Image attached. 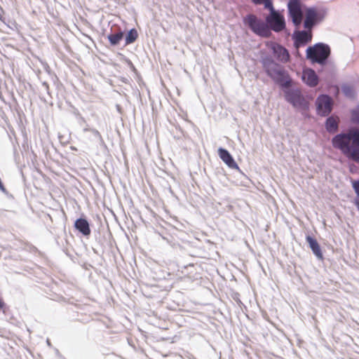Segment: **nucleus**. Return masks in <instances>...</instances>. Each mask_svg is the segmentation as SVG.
<instances>
[{"label":"nucleus","mask_w":359,"mask_h":359,"mask_svg":"<svg viewBox=\"0 0 359 359\" xmlns=\"http://www.w3.org/2000/svg\"><path fill=\"white\" fill-rule=\"evenodd\" d=\"M332 144L346 158L359 163V129L351 128L346 133L335 135Z\"/></svg>","instance_id":"1"},{"label":"nucleus","mask_w":359,"mask_h":359,"mask_svg":"<svg viewBox=\"0 0 359 359\" xmlns=\"http://www.w3.org/2000/svg\"><path fill=\"white\" fill-rule=\"evenodd\" d=\"M263 67L269 76L282 88H289L292 80L285 69L271 59L263 61Z\"/></svg>","instance_id":"2"},{"label":"nucleus","mask_w":359,"mask_h":359,"mask_svg":"<svg viewBox=\"0 0 359 359\" xmlns=\"http://www.w3.org/2000/svg\"><path fill=\"white\" fill-rule=\"evenodd\" d=\"M330 54V47L323 43H317L306 50V57L313 62L323 64Z\"/></svg>","instance_id":"3"},{"label":"nucleus","mask_w":359,"mask_h":359,"mask_svg":"<svg viewBox=\"0 0 359 359\" xmlns=\"http://www.w3.org/2000/svg\"><path fill=\"white\" fill-rule=\"evenodd\" d=\"M244 22L248 25L254 33L260 36L269 37L271 35L269 25L262 20L258 19L255 15H247L244 19Z\"/></svg>","instance_id":"4"},{"label":"nucleus","mask_w":359,"mask_h":359,"mask_svg":"<svg viewBox=\"0 0 359 359\" xmlns=\"http://www.w3.org/2000/svg\"><path fill=\"white\" fill-rule=\"evenodd\" d=\"M285 98L294 107L305 110L309 107L307 101L298 90H288L285 92Z\"/></svg>","instance_id":"5"},{"label":"nucleus","mask_w":359,"mask_h":359,"mask_svg":"<svg viewBox=\"0 0 359 359\" xmlns=\"http://www.w3.org/2000/svg\"><path fill=\"white\" fill-rule=\"evenodd\" d=\"M270 15L266 18L267 24L271 29L275 32H280L285 27V19L283 15L276 11L272 6V9H269Z\"/></svg>","instance_id":"6"},{"label":"nucleus","mask_w":359,"mask_h":359,"mask_svg":"<svg viewBox=\"0 0 359 359\" xmlns=\"http://www.w3.org/2000/svg\"><path fill=\"white\" fill-rule=\"evenodd\" d=\"M289 16L293 24L299 27L303 20V12L299 0H290L288 3Z\"/></svg>","instance_id":"7"},{"label":"nucleus","mask_w":359,"mask_h":359,"mask_svg":"<svg viewBox=\"0 0 359 359\" xmlns=\"http://www.w3.org/2000/svg\"><path fill=\"white\" fill-rule=\"evenodd\" d=\"M266 46L273 51L274 57L280 62L286 63L290 60V54L283 46L275 42H269Z\"/></svg>","instance_id":"8"},{"label":"nucleus","mask_w":359,"mask_h":359,"mask_svg":"<svg viewBox=\"0 0 359 359\" xmlns=\"http://www.w3.org/2000/svg\"><path fill=\"white\" fill-rule=\"evenodd\" d=\"M317 112L320 116H327L332 111V99L325 95L319 96L316 100Z\"/></svg>","instance_id":"9"},{"label":"nucleus","mask_w":359,"mask_h":359,"mask_svg":"<svg viewBox=\"0 0 359 359\" xmlns=\"http://www.w3.org/2000/svg\"><path fill=\"white\" fill-rule=\"evenodd\" d=\"M302 80L310 87H315L318 83V77L315 71L311 69H306L303 71Z\"/></svg>","instance_id":"10"},{"label":"nucleus","mask_w":359,"mask_h":359,"mask_svg":"<svg viewBox=\"0 0 359 359\" xmlns=\"http://www.w3.org/2000/svg\"><path fill=\"white\" fill-rule=\"evenodd\" d=\"M218 154L220 158L231 168H238V165L235 162L229 152L223 148L218 149Z\"/></svg>","instance_id":"11"},{"label":"nucleus","mask_w":359,"mask_h":359,"mask_svg":"<svg viewBox=\"0 0 359 359\" xmlns=\"http://www.w3.org/2000/svg\"><path fill=\"white\" fill-rule=\"evenodd\" d=\"M294 38L295 46L299 47L310 42L312 39V34L311 32L299 31L296 33Z\"/></svg>","instance_id":"12"},{"label":"nucleus","mask_w":359,"mask_h":359,"mask_svg":"<svg viewBox=\"0 0 359 359\" xmlns=\"http://www.w3.org/2000/svg\"><path fill=\"white\" fill-rule=\"evenodd\" d=\"M74 227L81 232L83 236H89L90 234V229L89 224L86 219L79 218L76 220Z\"/></svg>","instance_id":"13"},{"label":"nucleus","mask_w":359,"mask_h":359,"mask_svg":"<svg viewBox=\"0 0 359 359\" xmlns=\"http://www.w3.org/2000/svg\"><path fill=\"white\" fill-rule=\"evenodd\" d=\"M317 18V13L313 8H309L306 11V18L304 20V27L306 29H311L314 25Z\"/></svg>","instance_id":"14"},{"label":"nucleus","mask_w":359,"mask_h":359,"mask_svg":"<svg viewBox=\"0 0 359 359\" xmlns=\"http://www.w3.org/2000/svg\"><path fill=\"white\" fill-rule=\"evenodd\" d=\"M306 242L309 243L313 254L319 259H323V253L318 241L310 236L306 238Z\"/></svg>","instance_id":"15"},{"label":"nucleus","mask_w":359,"mask_h":359,"mask_svg":"<svg viewBox=\"0 0 359 359\" xmlns=\"http://www.w3.org/2000/svg\"><path fill=\"white\" fill-rule=\"evenodd\" d=\"M339 118L334 116L329 117L325 123V127L328 132L334 133L338 129Z\"/></svg>","instance_id":"16"},{"label":"nucleus","mask_w":359,"mask_h":359,"mask_svg":"<svg viewBox=\"0 0 359 359\" xmlns=\"http://www.w3.org/2000/svg\"><path fill=\"white\" fill-rule=\"evenodd\" d=\"M123 37V32L119 29L118 32L114 34H110L107 38L112 46H116L120 43Z\"/></svg>","instance_id":"17"},{"label":"nucleus","mask_w":359,"mask_h":359,"mask_svg":"<svg viewBox=\"0 0 359 359\" xmlns=\"http://www.w3.org/2000/svg\"><path fill=\"white\" fill-rule=\"evenodd\" d=\"M138 37L137 32L135 29H130L126 37V44L133 43L136 41Z\"/></svg>","instance_id":"18"},{"label":"nucleus","mask_w":359,"mask_h":359,"mask_svg":"<svg viewBox=\"0 0 359 359\" xmlns=\"http://www.w3.org/2000/svg\"><path fill=\"white\" fill-rule=\"evenodd\" d=\"M252 1L257 5L264 4L267 9H272L273 4L271 0H252Z\"/></svg>","instance_id":"19"},{"label":"nucleus","mask_w":359,"mask_h":359,"mask_svg":"<svg viewBox=\"0 0 359 359\" xmlns=\"http://www.w3.org/2000/svg\"><path fill=\"white\" fill-rule=\"evenodd\" d=\"M342 91L347 97H353L354 95V90L352 86L349 85H344L342 86Z\"/></svg>","instance_id":"20"},{"label":"nucleus","mask_w":359,"mask_h":359,"mask_svg":"<svg viewBox=\"0 0 359 359\" xmlns=\"http://www.w3.org/2000/svg\"><path fill=\"white\" fill-rule=\"evenodd\" d=\"M352 121L355 123H359V106L352 111Z\"/></svg>","instance_id":"21"},{"label":"nucleus","mask_w":359,"mask_h":359,"mask_svg":"<svg viewBox=\"0 0 359 359\" xmlns=\"http://www.w3.org/2000/svg\"><path fill=\"white\" fill-rule=\"evenodd\" d=\"M353 188L354 189L356 194L359 196V180L353 182Z\"/></svg>","instance_id":"22"},{"label":"nucleus","mask_w":359,"mask_h":359,"mask_svg":"<svg viewBox=\"0 0 359 359\" xmlns=\"http://www.w3.org/2000/svg\"><path fill=\"white\" fill-rule=\"evenodd\" d=\"M6 307V304L0 298V311L3 310L4 311V308Z\"/></svg>","instance_id":"23"}]
</instances>
